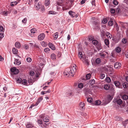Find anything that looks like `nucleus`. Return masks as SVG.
Wrapping results in <instances>:
<instances>
[{"label":"nucleus","mask_w":128,"mask_h":128,"mask_svg":"<svg viewBox=\"0 0 128 128\" xmlns=\"http://www.w3.org/2000/svg\"><path fill=\"white\" fill-rule=\"evenodd\" d=\"M26 60L28 62H30L32 61V60L30 58L28 57L26 58Z\"/></svg>","instance_id":"48"},{"label":"nucleus","mask_w":128,"mask_h":128,"mask_svg":"<svg viewBox=\"0 0 128 128\" xmlns=\"http://www.w3.org/2000/svg\"><path fill=\"white\" fill-rule=\"evenodd\" d=\"M97 45V47L98 50H100L102 48V47L100 44H98Z\"/></svg>","instance_id":"45"},{"label":"nucleus","mask_w":128,"mask_h":128,"mask_svg":"<svg viewBox=\"0 0 128 128\" xmlns=\"http://www.w3.org/2000/svg\"><path fill=\"white\" fill-rule=\"evenodd\" d=\"M96 63L99 64L101 60L100 58H98L96 59Z\"/></svg>","instance_id":"39"},{"label":"nucleus","mask_w":128,"mask_h":128,"mask_svg":"<svg viewBox=\"0 0 128 128\" xmlns=\"http://www.w3.org/2000/svg\"><path fill=\"white\" fill-rule=\"evenodd\" d=\"M92 23L94 28L97 30L99 29L100 24L99 22L94 21L92 22Z\"/></svg>","instance_id":"5"},{"label":"nucleus","mask_w":128,"mask_h":128,"mask_svg":"<svg viewBox=\"0 0 128 128\" xmlns=\"http://www.w3.org/2000/svg\"><path fill=\"white\" fill-rule=\"evenodd\" d=\"M16 47L18 48H19L20 47V44L18 42H16L15 44Z\"/></svg>","instance_id":"19"},{"label":"nucleus","mask_w":128,"mask_h":128,"mask_svg":"<svg viewBox=\"0 0 128 128\" xmlns=\"http://www.w3.org/2000/svg\"><path fill=\"white\" fill-rule=\"evenodd\" d=\"M10 71L12 73L15 75L17 74L19 72L18 69H16L15 67H13L10 69Z\"/></svg>","instance_id":"6"},{"label":"nucleus","mask_w":128,"mask_h":128,"mask_svg":"<svg viewBox=\"0 0 128 128\" xmlns=\"http://www.w3.org/2000/svg\"><path fill=\"white\" fill-rule=\"evenodd\" d=\"M107 97L108 98V100H112V97L110 95H108L107 96Z\"/></svg>","instance_id":"53"},{"label":"nucleus","mask_w":128,"mask_h":128,"mask_svg":"<svg viewBox=\"0 0 128 128\" xmlns=\"http://www.w3.org/2000/svg\"><path fill=\"white\" fill-rule=\"evenodd\" d=\"M74 93L71 92H68V96H71L74 95Z\"/></svg>","instance_id":"33"},{"label":"nucleus","mask_w":128,"mask_h":128,"mask_svg":"<svg viewBox=\"0 0 128 128\" xmlns=\"http://www.w3.org/2000/svg\"><path fill=\"white\" fill-rule=\"evenodd\" d=\"M121 65V64L120 63L118 62H116L114 64V68L116 69L119 68L120 67Z\"/></svg>","instance_id":"13"},{"label":"nucleus","mask_w":128,"mask_h":128,"mask_svg":"<svg viewBox=\"0 0 128 128\" xmlns=\"http://www.w3.org/2000/svg\"><path fill=\"white\" fill-rule=\"evenodd\" d=\"M106 36L108 38L110 39H111L112 37V36L111 34L109 32H107L106 33Z\"/></svg>","instance_id":"22"},{"label":"nucleus","mask_w":128,"mask_h":128,"mask_svg":"<svg viewBox=\"0 0 128 128\" xmlns=\"http://www.w3.org/2000/svg\"><path fill=\"white\" fill-rule=\"evenodd\" d=\"M18 50L16 48H14L12 50V52L13 54H16L18 53Z\"/></svg>","instance_id":"23"},{"label":"nucleus","mask_w":128,"mask_h":128,"mask_svg":"<svg viewBox=\"0 0 128 128\" xmlns=\"http://www.w3.org/2000/svg\"><path fill=\"white\" fill-rule=\"evenodd\" d=\"M106 82L108 83H110L111 82V79L109 77H106L105 80Z\"/></svg>","instance_id":"32"},{"label":"nucleus","mask_w":128,"mask_h":128,"mask_svg":"<svg viewBox=\"0 0 128 128\" xmlns=\"http://www.w3.org/2000/svg\"><path fill=\"white\" fill-rule=\"evenodd\" d=\"M102 23L103 24H105L107 22V20L106 19H104L102 21Z\"/></svg>","instance_id":"56"},{"label":"nucleus","mask_w":128,"mask_h":128,"mask_svg":"<svg viewBox=\"0 0 128 128\" xmlns=\"http://www.w3.org/2000/svg\"><path fill=\"white\" fill-rule=\"evenodd\" d=\"M79 108L81 110H84L85 109L84 103L81 102L79 104Z\"/></svg>","instance_id":"9"},{"label":"nucleus","mask_w":128,"mask_h":128,"mask_svg":"<svg viewBox=\"0 0 128 128\" xmlns=\"http://www.w3.org/2000/svg\"><path fill=\"white\" fill-rule=\"evenodd\" d=\"M40 2H38L36 4H35V6L36 8V9L38 10L40 8Z\"/></svg>","instance_id":"20"},{"label":"nucleus","mask_w":128,"mask_h":128,"mask_svg":"<svg viewBox=\"0 0 128 128\" xmlns=\"http://www.w3.org/2000/svg\"><path fill=\"white\" fill-rule=\"evenodd\" d=\"M92 44L95 46L97 45L98 43V41L97 40H92Z\"/></svg>","instance_id":"27"},{"label":"nucleus","mask_w":128,"mask_h":128,"mask_svg":"<svg viewBox=\"0 0 128 128\" xmlns=\"http://www.w3.org/2000/svg\"><path fill=\"white\" fill-rule=\"evenodd\" d=\"M4 30V28L2 26H0V31L2 32Z\"/></svg>","instance_id":"63"},{"label":"nucleus","mask_w":128,"mask_h":128,"mask_svg":"<svg viewBox=\"0 0 128 128\" xmlns=\"http://www.w3.org/2000/svg\"><path fill=\"white\" fill-rule=\"evenodd\" d=\"M41 44L43 46H45L46 44L44 42H42L41 43Z\"/></svg>","instance_id":"62"},{"label":"nucleus","mask_w":128,"mask_h":128,"mask_svg":"<svg viewBox=\"0 0 128 128\" xmlns=\"http://www.w3.org/2000/svg\"><path fill=\"white\" fill-rule=\"evenodd\" d=\"M26 128H36L33 125L30 123H28L26 125Z\"/></svg>","instance_id":"11"},{"label":"nucleus","mask_w":128,"mask_h":128,"mask_svg":"<svg viewBox=\"0 0 128 128\" xmlns=\"http://www.w3.org/2000/svg\"><path fill=\"white\" fill-rule=\"evenodd\" d=\"M114 84L115 86L119 88H121L122 86L120 85V84L118 81H115L114 82Z\"/></svg>","instance_id":"10"},{"label":"nucleus","mask_w":128,"mask_h":128,"mask_svg":"<svg viewBox=\"0 0 128 128\" xmlns=\"http://www.w3.org/2000/svg\"><path fill=\"white\" fill-rule=\"evenodd\" d=\"M27 83V80H23L22 81V83L24 85H25Z\"/></svg>","instance_id":"42"},{"label":"nucleus","mask_w":128,"mask_h":128,"mask_svg":"<svg viewBox=\"0 0 128 128\" xmlns=\"http://www.w3.org/2000/svg\"><path fill=\"white\" fill-rule=\"evenodd\" d=\"M104 42L105 44L107 46L109 47V40L107 39H106L104 40Z\"/></svg>","instance_id":"17"},{"label":"nucleus","mask_w":128,"mask_h":128,"mask_svg":"<svg viewBox=\"0 0 128 128\" xmlns=\"http://www.w3.org/2000/svg\"><path fill=\"white\" fill-rule=\"evenodd\" d=\"M92 98H89L87 99V100L88 102H91L92 100Z\"/></svg>","instance_id":"43"},{"label":"nucleus","mask_w":128,"mask_h":128,"mask_svg":"<svg viewBox=\"0 0 128 128\" xmlns=\"http://www.w3.org/2000/svg\"><path fill=\"white\" fill-rule=\"evenodd\" d=\"M40 118L43 120L44 122L46 123L49 121V119L48 116L47 115L45 114H41L40 116Z\"/></svg>","instance_id":"4"},{"label":"nucleus","mask_w":128,"mask_h":128,"mask_svg":"<svg viewBox=\"0 0 128 128\" xmlns=\"http://www.w3.org/2000/svg\"><path fill=\"white\" fill-rule=\"evenodd\" d=\"M110 12L111 13L113 14L115 12V10L113 8H111L110 9Z\"/></svg>","instance_id":"59"},{"label":"nucleus","mask_w":128,"mask_h":128,"mask_svg":"<svg viewBox=\"0 0 128 128\" xmlns=\"http://www.w3.org/2000/svg\"><path fill=\"white\" fill-rule=\"evenodd\" d=\"M28 82L30 84H31L32 83V81L31 78H30L28 80Z\"/></svg>","instance_id":"54"},{"label":"nucleus","mask_w":128,"mask_h":128,"mask_svg":"<svg viewBox=\"0 0 128 128\" xmlns=\"http://www.w3.org/2000/svg\"><path fill=\"white\" fill-rule=\"evenodd\" d=\"M21 63V62L18 60L17 59H16L15 60V62H14V64L17 65H20Z\"/></svg>","instance_id":"15"},{"label":"nucleus","mask_w":128,"mask_h":128,"mask_svg":"<svg viewBox=\"0 0 128 128\" xmlns=\"http://www.w3.org/2000/svg\"><path fill=\"white\" fill-rule=\"evenodd\" d=\"M50 56L51 58L53 60H55L56 58V55L54 54H52Z\"/></svg>","instance_id":"26"},{"label":"nucleus","mask_w":128,"mask_h":128,"mask_svg":"<svg viewBox=\"0 0 128 128\" xmlns=\"http://www.w3.org/2000/svg\"><path fill=\"white\" fill-rule=\"evenodd\" d=\"M45 37V34L44 33L40 34L38 36V39L39 40H42Z\"/></svg>","instance_id":"8"},{"label":"nucleus","mask_w":128,"mask_h":128,"mask_svg":"<svg viewBox=\"0 0 128 128\" xmlns=\"http://www.w3.org/2000/svg\"><path fill=\"white\" fill-rule=\"evenodd\" d=\"M95 82V81L94 79H92L90 80L88 83V84L90 86H92Z\"/></svg>","instance_id":"16"},{"label":"nucleus","mask_w":128,"mask_h":128,"mask_svg":"<svg viewBox=\"0 0 128 128\" xmlns=\"http://www.w3.org/2000/svg\"><path fill=\"white\" fill-rule=\"evenodd\" d=\"M50 0H46L45 2V6H48L50 4Z\"/></svg>","instance_id":"30"},{"label":"nucleus","mask_w":128,"mask_h":128,"mask_svg":"<svg viewBox=\"0 0 128 128\" xmlns=\"http://www.w3.org/2000/svg\"><path fill=\"white\" fill-rule=\"evenodd\" d=\"M3 13L4 15L5 16H6L8 14V12L7 11L6 12L5 11L3 12Z\"/></svg>","instance_id":"60"},{"label":"nucleus","mask_w":128,"mask_h":128,"mask_svg":"<svg viewBox=\"0 0 128 128\" xmlns=\"http://www.w3.org/2000/svg\"><path fill=\"white\" fill-rule=\"evenodd\" d=\"M47 93V92L46 91H43L41 92V94H42L43 95Z\"/></svg>","instance_id":"64"},{"label":"nucleus","mask_w":128,"mask_h":128,"mask_svg":"<svg viewBox=\"0 0 128 128\" xmlns=\"http://www.w3.org/2000/svg\"><path fill=\"white\" fill-rule=\"evenodd\" d=\"M91 76V75L90 74H88L86 76V79L88 80L90 78Z\"/></svg>","instance_id":"34"},{"label":"nucleus","mask_w":128,"mask_h":128,"mask_svg":"<svg viewBox=\"0 0 128 128\" xmlns=\"http://www.w3.org/2000/svg\"><path fill=\"white\" fill-rule=\"evenodd\" d=\"M38 122L40 126L42 128H46L48 126V124L42 121L41 119L38 120Z\"/></svg>","instance_id":"2"},{"label":"nucleus","mask_w":128,"mask_h":128,"mask_svg":"<svg viewBox=\"0 0 128 128\" xmlns=\"http://www.w3.org/2000/svg\"><path fill=\"white\" fill-rule=\"evenodd\" d=\"M110 87V85L109 84H106L104 85V88L106 90H109Z\"/></svg>","instance_id":"21"},{"label":"nucleus","mask_w":128,"mask_h":128,"mask_svg":"<svg viewBox=\"0 0 128 128\" xmlns=\"http://www.w3.org/2000/svg\"><path fill=\"white\" fill-rule=\"evenodd\" d=\"M81 60L84 63H85L88 65H89V63L88 57H83Z\"/></svg>","instance_id":"7"},{"label":"nucleus","mask_w":128,"mask_h":128,"mask_svg":"<svg viewBox=\"0 0 128 128\" xmlns=\"http://www.w3.org/2000/svg\"><path fill=\"white\" fill-rule=\"evenodd\" d=\"M30 32L31 33L34 34L36 32V29L35 28H32L31 29Z\"/></svg>","instance_id":"37"},{"label":"nucleus","mask_w":128,"mask_h":128,"mask_svg":"<svg viewBox=\"0 0 128 128\" xmlns=\"http://www.w3.org/2000/svg\"><path fill=\"white\" fill-rule=\"evenodd\" d=\"M30 75L31 76H32L34 75V73L33 71H30Z\"/></svg>","instance_id":"55"},{"label":"nucleus","mask_w":128,"mask_h":128,"mask_svg":"<svg viewBox=\"0 0 128 128\" xmlns=\"http://www.w3.org/2000/svg\"><path fill=\"white\" fill-rule=\"evenodd\" d=\"M115 102H116L118 104H121L122 103V101L121 99L116 100H114Z\"/></svg>","instance_id":"14"},{"label":"nucleus","mask_w":128,"mask_h":128,"mask_svg":"<svg viewBox=\"0 0 128 128\" xmlns=\"http://www.w3.org/2000/svg\"><path fill=\"white\" fill-rule=\"evenodd\" d=\"M113 3L114 5L116 6L118 4V2L116 0H114L113 2Z\"/></svg>","instance_id":"36"},{"label":"nucleus","mask_w":128,"mask_h":128,"mask_svg":"<svg viewBox=\"0 0 128 128\" xmlns=\"http://www.w3.org/2000/svg\"><path fill=\"white\" fill-rule=\"evenodd\" d=\"M108 24L110 26H112L113 24V22L112 21H110L108 22Z\"/></svg>","instance_id":"51"},{"label":"nucleus","mask_w":128,"mask_h":128,"mask_svg":"<svg viewBox=\"0 0 128 128\" xmlns=\"http://www.w3.org/2000/svg\"><path fill=\"white\" fill-rule=\"evenodd\" d=\"M78 87L80 88H82L83 87V84L82 83H80L78 84Z\"/></svg>","instance_id":"41"},{"label":"nucleus","mask_w":128,"mask_h":128,"mask_svg":"<svg viewBox=\"0 0 128 128\" xmlns=\"http://www.w3.org/2000/svg\"><path fill=\"white\" fill-rule=\"evenodd\" d=\"M105 74H102L100 75V78L101 79H103L105 77Z\"/></svg>","instance_id":"57"},{"label":"nucleus","mask_w":128,"mask_h":128,"mask_svg":"<svg viewBox=\"0 0 128 128\" xmlns=\"http://www.w3.org/2000/svg\"><path fill=\"white\" fill-rule=\"evenodd\" d=\"M4 36V34L2 32L0 33V41L1 40V39Z\"/></svg>","instance_id":"38"},{"label":"nucleus","mask_w":128,"mask_h":128,"mask_svg":"<svg viewBox=\"0 0 128 128\" xmlns=\"http://www.w3.org/2000/svg\"><path fill=\"white\" fill-rule=\"evenodd\" d=\"M122 99L124 100H126L128 98V96L126 95H124L123 96Z\"/></svg>","instance_id":"35"},{"label":"nucleus","mask_w":128,"mask_h":128,"mask_svg":"<svg viewBox=\"0 0 128 128\" xmlns=\"http://www.w3.org/2000/svg\"><path fill=\"white\" fill-rule=\"evenodd\" d=\"M122 42L124 44H125L127 42V40L126 39L124 38L122 39Z\"/></svg>","instance_id":"49"},{"label":"nucleus","mask_w":128,"mask_h":128,"mask_svg":"<svg viewBox=\"0 0 128 128\" xmlns=\"http://www.w3.org/2000/svg\"><path fill=\"white\" fill-rule=\"evenodd\" d=\"M48 46L52 50H55V48L54 46L52 43L50 42L48 44Z\"/></svg>","instance_id":"12"},{"label":"nucleus","mask_w":128,"mask_h":128,"mask_svg":"<svg viewBox=\"0 0 128 128\" xmlns=\"http://www.w3.org/2000/svg\"><path fill=\"white\" fill-rule=\"evenodd\" d=\"M18 4L16 1L10 3V6H14L15 5H16Z\"/></svg>","instance_id":"28"},{"label":"nucleus","mask_w":128,"mask_h":128,"mask_svg":"<svg viewBox=\"0 0 128 128\" xmlns=\"http://www.w3.org/2000/svg\"><path fill=\"white\" fill-rule=\"evenodd\" d=\"M42 100V97H40L38 99V100L37 101V102H36V103L35 104V105H34V106H37L38 104L40 103Z\"/></svg>","instance_id":"25"},{"label":"nucleus","mask_w":128,"mask_h":128,"mask_svg":"<svg viewBox=\"0 0 128 128\" xmlns=\"http://www.w3.org/2000/svg\"><path fill=\"white\" fill-rule=\"evenodd\" d=\"M101 102L99 100H96L95 102V105H99L101 104Z\"/></svg>","instance_id":"31"},{"label":"nucleus","mask_w":128,"mask_h":128,"mask_svg":"<svg viewBox=\"0 0 128 128\" xmlns=\"http://www.w3.org/2000/svg\"><path fill=\"white\" fill-rule=\"evenodd\" d=\"M58 36V32H56V33L54 35V37L56 38L55 39H56L57 38Z\"/></svg>","instance_id":"44"},{"label":"nucleus","mask_w":128,"mask_h":128,"mask_svg":"<svg viewBox=\"0 0 128 128\" xmlns=\"http://www.w3.org/2000/svg\"><path fill=\"white\" fill-rule=\"evenodd\" d=\"M88 38L89 40H92L93 38L92 36H90Z\"/></svg>","instance_id":"61"},{"label":"nucleus","mask_w":128,"mask_h":128,"mask_svg":"<svg viewBox=\"0 0 128 128\" xmlns=\"http://www.w3.org/2000/svg\"><path fill=\"white\" fill-rule=\"evenodd\" d=\"M78 56L81 59L82 58L83 55L82 52H79L78 53Z\"/></svg>","instance_id":"29"},{"label":"nucleus","mask_w":128,"mask_h":128,"mask_svg":"<svg viewBox=\"0 0 128 128\" xmlns=\"http://www.w3.org/2000/svg\"><path fill=\"white\" fill-rule=\"evenodd\" d=\"M100 56L102 58H104L105 57V55L104 54H102V53H100Z\"/></svg>","instance_id":"58"},{"label":"nucleus","mask_w":128,"mask_h":128,"mask_svg":"<svg viewBox=\"0 0 128 128\" xmlns=\"http://www.w3.org/2000/svg\"><path fill=\"white\" fill-rule=\"evenodd\" d=\"M50 50L49 48H46L44 49V51L45 52L48 53Z\"/></svg>","instance_id":"40"},{"label":"nucleus","mask_w":128,"mask_h":128,"mask_svg":"<svg viewBox=\"0 0 128 128\" xmlns=\"http://www.w3.org/2000/svg\"><path fill=\"white\" fill-rule=\"evenodd\" d=\"M76 66L75 64H73L71 66L70 68L66 69L64 72V75L68 76H73L76 72Z\"/></svg>","instance_id":"1"},{"label":"nucleus","mask_w":128,"mask_h":128,"mask_svg":"<svg viewBox=\"0 0 128 128\" xmlns=\"http://www.w3.org/2000/svg\"><path fill=\"white\" fill-rule=\"evenodd\" d=\"M70 15L72 17H74L75 16V13L72 11H70L68 12Z\"/></svg>","instance_id":"18"},{"label":"nucleus","mask_w":128,"mask_h":128,"mask_svg":"<svg viewBox=\"0 0 128 128\" xmlns=\"http://www.w3.org/2000/svg\"><path fill=\"white\" fill-rule=\"evenodd\" d=\"M128 122V119H126L124 121L122 122L123 124L125 126L127 124V122Z\"/></svg>","instance_id":"47"},{"label":"nucleus","mask_w":128,"mask_h":128,"mask_svg":"<svg viewBox=\"0 0 128 128\" xmlns=\"http://www.w3.org/2000/svg\"><path fill=\"white\" fill-rule=\"evenodd\" d=\"M27 20V18H25L22 20V22L24 23H25L26 22Z\"/></svg>","instance_id":"52"},{"label":"nucleus","mask_w":128,"mask_h":128,"mask_svg":"<svg viewBox=\"0 0 128 128\" xmlns=\"http://www.w3.org/2000/svg\"><path fill=\"white\" fill-rule=\"evenodd\" d=\"M116 52L118 53H120L121 51V49L119 47H117L115 49Z\"/></svg>","instance_id":"24"},{"label":"nucleus","mask_w":128,"mask_h":128,"mask_svg":"<svg viewBox=\"0 0 128 128\" xmlns=\"http://www.w3.org/2000/svg\"><path fill=\"white\" fill-rule=\"evenodd\" d=\"M22 79L20 78H18L16 80V82L18 83L22 82Z\"/></svg>","instance_id":"50"},{"label":"nucleus","mask_w":128,"mask_h":128,"mask_svg":"<svg viewBox=\"0 0 128 128\" xmlns=\"http://www.w3.org/2000/svg\"><path fill=\"white\" fill-rule=\"evenodd\" d=\"M124 88H127L128 86L126 83H124L122 84Z\"/></svg>","instance_id":"46"},{"label":"nucleus","mask_w":128,"mask_h":128,"mask_svg":"<svg viewBox=\"0 0 128 128\" xmlns=\"http://www.w3.org/2000/svg\"><path fill=\"white\" fill-rule=\"evenodd\" d=\"M38 122L40 126L42 128H46L48 126V124L42 121L41 119L38 120Z\"/></svg>","instance_id":"3"}]
</instances>
